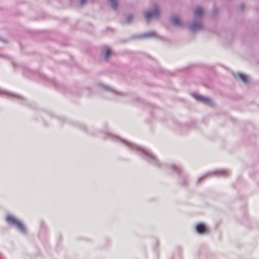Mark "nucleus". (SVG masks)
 I'll return each instance as SVG.
<instances>
[{
	"label": "nucleus",
	"mask_w": 259,
	"mask_h": 259,
	"mask_svg": "<svg viewBox=\"0 0 259 259\" xmlns=\"http://www.w3.org/2000/svg\"><path fill=\"white\" fill-rule=\"evenodd\" d=\"M6 221L12 225L16 226L22 232H25V229L23 224L14 217L11 215H8L6 218Z\"/></svg>",
	"instance_id": "f257e3e1"
},
{
	"label": "nucleus",
	"mask_w": 259,
	"mask_h": 259,
	"mask_svg": "<svg viewBox=\"0 0 259 259\" xmlns=\"http://www.w3.org/2000/svg\"><path fill=\"white\" fill-rule=\"evenodd\" d=\"M158 15L159 11L157 9H156L153 12H149L146 13L145 17L148 21H149L151 18L157 17Z\"/></svg>",
	"instance_id": "f03ea898"
},
{
	"label": "nucleus",
	"mask_w": 259,
	"mask_h": 259,
	"mask_svg": "<svg viewBox=\"0 0 259 259\" xmlns=\"http://www.w3.org/2000/svg\"><path fill=\"white\" fill-rule=\"evenodd\" d=\"M196 231L199 234H203L206 232L207 229L205 225L199 223L196 227Z\"/></svg>",
	"instance_id": "7ed1b4c3"
},
{
	"label": "nucleus",
	"mask_w": 259,
	"mask_h": 259,
	"mask_svg": "<svg viewBox=\"0 0 259 259\" xmlns=\"http://www.w3.org/2000/svg\"><path fill=\"white\" fill-rule=\"evenodd\" d=\"M104 55L105 58H108L111 54V51L109 48L106 47L104 49Z\"/></svg>",
	"instance_id": "20e7f679"
},
{
	"label": "nucleus",
	"mask_w": 259,
	"mask_h": 259,
	"mask_svg": "<svg viewBox=\"0 0 259 259\" xmlns=\"http://www.w3.org/2000/svg\"><path fill=\"white\" fill-rule=\"evenodd\" d=\"M203 13V11L202 10V9L201 8H198L196 9L195 11V15L196 16H200L202 15Z\"/></svg>",
	"instance_id": "39448f33"
},
{
	"label": "nucleus",
	"mask_w": 259,
	"mask_h": 259,
	"mask_svg": "<svg viewBox=\"0 0 259 259\" xmlns=\"http://www.w3.org/2000/svg\"><path fill=\"white\" fill-rule=\"evenodd\" d=\"M239 78L241 79V80L244 82H247L248 81V77L246 75L242 74H239L238 75Z\"/></svg>",
	"instance_id": "423d86ee"
},
{
	"label": "nucleus",
	"mask_w": 259,
	"mask_h": 259,
	"mask_svg": "<svg viewBox=\"0 0 259 259\" xmlns=\"http://www.w3.org/2000/svg\"><path fill=\"white\" fill-rule=\"evenodd\" d=\"M172 23L175 25H179L181 23L180 19L179 18L176 17L172 18Z\"/></svg>",
	"instance_id": "0eeeda50"
},
{
	"label": "nucleus",
	"mask_w": 259,
	"mask_h": 259,
	"mask_svg": "<svg viewBox=\"0 0 259 259\" xmlns=\"http://www.w3.org/2000/svg\"><path fill=\"white\" fill-rule=\"evenodd\" d=\"M113 8L115 9L117 6V2L116 0H109Z\"/></svg>",
	"instance_id": "6e6552de"
},
{
	"label": "nucleus",
	"mask_w": 259,
	"mask_h": 259,
	"mask_svg": "<svg viewBox=\"0 0 259 259\" xmlns=\"http://www.w3.org/2000/svg\"><path fill=\"white\" fill-rule=\"evenodd\" d=\"M201 27V25L199 24L197 25H195V24H193L191 28V29L193 30H196L197 29L200 28Z\"/></svg>",
	"instance_id": "1a4fd4ad"
},
{
	"label": "nucleus",
	"mask_w": 259,
	"mask_h": 259,
	"mask_svg": "<svg viewBox=\"0 0 259 259\" xmlns=\"http://www.w3.org/2000/svg\"><path fill=\"white\" fill-rule=\"evenodd\" d=\"M198 99L200 100H201V101H202L203 102H206V103L210 102V100L209 99L205 98L204 97H198Z\"/></svg>",
	"instance_id": "9d476101"
},
{
	"label": "nucleus",
	"mask_w": 259,
	"mask_h": 259,
	"mask_svg": "<svg viewBox=\"0 0 259 259\" xmlns=\"http://www.w3.org/2000/svg\"><path fill=\"white\" fill-rule=\"evenodd\" d=\"M132 17L131 16H129L127 18V21L130 22L132 20Z\"/></svg>",
	"instance_id": "9b49d317"
},
{
	"label": "nucleus",
	"mask_w": 259,
	"mask_h": 259,
	"mask_svg": "<svg viewBox=\"0 0 259 259\" xmlns=\"http://www.w3.org/2000/svg\"><path fill=\"white\" fill-rule=\"evenodd\" d=\"M86 1L87 0H80V4L83 5L86 2Z\"/></svg>",
	"instance_id": "f8f14e48"
}]
</instances>
